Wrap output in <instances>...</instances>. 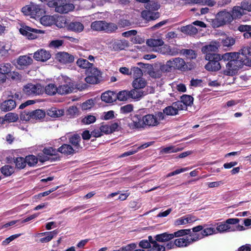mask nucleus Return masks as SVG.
<instances>
[{
	"label": "nucleus",
	"instance_id": "1",
	"mask_svg": "<svg viewBox=\"0 0 251 251\" xmlns=\"http://www.w3.org/2000/svg\"><path fill=\"white\" fill-rule=\"evenodd\" d=\"M165 119V115L162 112H157L155 114H148L143 116L136 114L133 117L132 121L128 124L130 129L145 128L157 126L161 121Z\"/></svg>",
	"mask_w": 251,
	"mask_h": 251
},
{
	"label": "nucleus",
	"instance_id": "2",
	"mask_svg": "<svg viewBox=\"0 0 251 251\" xmlns=\"http://www.w3.org/2000/svg\"><path fill=\"white\" fill-rule=\"evenodd\" d=\"M224 61H228L226 63V69L224 74L226 75H232L234 71L238 70L244 65L247 66L246 59L241 52H227L223 54Z\"/></svg>",
	"mask_w": 251,
	"mask_h": 251
},
{
	"label": "nucleus",
	"instance_id": "3",
	"mask_svg": "<svg viewBox=\"0 0 251 251\" xmlns=\"http://www.w3.org/2000/svg\"><path fill=\"white\" fill-rule=\"evenodd\" d=\"M233 21V18L230 12L226 10L219 12L216 15L215 18L212 19L211 25L213 28H217L226 25L230 24Z\"/></svg>",
	"mask_w": 251,
	"mask_h": 251
},
{
	"label": "nucleus",
	"instance_id": "4",
	"mask_svg": "<svg viewBox=\"0 0 251 251\" xmlns=\"http://www.w3.org/2000/svg\"><path fill=\"white\" fill-rule=\"evenodd\" d=\"M22 12L25 15L29 16L32 18L38 19L46 14L44 6L31 3L22 8Z\"/></svg>",
	"mask_w": 251,
	"mask_h": 251
},
{
	"label": "nucleus",
	"instance_id": "5",
	"mask_svg": "<svg viewBox=\"0 0 251 251\" xmlns=\"http://www.w3.org/2000/svg\"><path fill=\"white\" fill-rule=\"evenodd\" d=\"M49 6L55 8L56 12L60 13H67L75 8L73 4L67 3L66 0H53L49 1Z\"/></svg>",
	"mask_w": 251,
	"mask_h": 251
},
{
	"label": "nucleus",
	"instance_id": "6",
	"mask_svg": "<svg viewBox=\"0 0 251 251\" xmlns=\"http://www.w3.org/2000/svg\"><path fill=\"white\" fill-rule=\"evenodd\" d=\"M239 221L240 220L238 218H229L223 222L217 223L213 226H216L215 228L217 230L216 233L232 232L235 231V228L230 226V225H236Z\"/></svg>",
	"mask_w": 251,
	"mask_h": 251
},
{
	"label": "nucleus",
	"instance_id": "7",
	"mask_svg": "<svg viewBox=\"0 0 251 251\" xmlns=\"http://www.w3.org/2000/svg\"><path fill=\"white\" fill-rule=\"evenodd\" d=\"M220 54H208L205 55V59L208 61L205 65V69L208 71L217 72L221 69Z\"/></svg>",
	"mask_w": 251,
	"mask_h": 251
},
{
	"label": "nucleus",
	"instance_id": "8",
	"mask_svg": "<svg viewBox=\"0 0 251 251\" xmlns=\"http://www.w3.org/2000/svg\"><path fill=\"white\" fill-rule=\"evenodd\" d=\"M44 88L39 84L34 85L28 83L23 88V93L26 96H36L43 93Z\"/></svg>",
	"mask_w": 251,
	"mask_h": 251
},
{
	"label": "nucleus",
	"instance_id": "9",
	"mask_svg": "<svg viewBox=\"0 0 251 251\" xmlns=\"http://www.w3.org/2000/svg\"><path fill=\"white\" fill-rule=\"evenodd\" d=\"M139 94L135 90H123L116 94V100L118 99L120 101H126L129 99H139L141 98V95Z\"/></svg>",
	"mask_w": 251,
	"mask_h": 251
},
{
	"label": "nucleus",
	"instance_id": "10",
	"mask_svg": "<svg viewBox=\"0 0 251 251\" xmlns=\"http://www.w3.org/2000/svg\"><path fill=\"white\" fill-rule=\"evenodd\" d=\"M20 32L23 35L26 36L28 39L32 40L37 38V34L43 33L44 31L25 25L20 29Z\"/></svg>",
	"mask_w": 251,
	"mask_h": 251
},
{
	"label": "nucleus",
	"instance_id": "11",
	"mask_svg": "<svg viewBox=\"0 0 251 251\" xmlns=\"http://www.w3.org/2000/svg\"><path fill=\"white\" fill-rule=\"evenodd\" d=\"M56 59L58 61L64 64H70L73 63L75 60L74 55L66 52H60L56 54Z\"/></svg>",
	"mask_w": 251,
	"mask_h": 251
},
{
	"label": "nucleus",
	"instance_id": "12",
	"mask_svg": "<svg viewBox=\"0 0 251 251\" xmlns=\"http://www.w3.org/2000/svg\"><path fill=\"white\" fill-rule=\"evenodd\" d=\"M51 57V54L49 51L43 49L37 50L34 53L33 58L38 61L45 62Z\"/></svg>",
	"mask_w": 251,
	"mask_h": 251
},
{
	"label": "nucleus",
	"instance_id": "13",
	"mask_svg": "<svg viewBox=\"0 0 251 251\" xmlns=\"http://www.w3.org/2000/svg\"><path fill=\"white\" fill-rule=\"evenodd\" d=\"M81 141L80 136L77 134H75L69 138V143L72 145L76 153L82 149V147L80 145Z\"/></svg>",
	"mask_w": 251,
	"mask_h": 251
},
{
	"label": "nucleus",
	"instance_id": "14",
	"mask_svg": "<svg viewBox=\"0 0 251 251\" xmlns=\"http://www.w3.org/2000/svg\"><path fill=\"white\" fill-rule=\"evenodd\" d=\"M132 85L134 88L133 90H135L136 92L139 93L141 97H142L143 95V93L140 89L146 87L147 85L146 81L143 78H136L133 81Z\"/></svg>",
	"mask_w": 251,
	"mask_h": 251
},
{
	"label": "nucleus",
	"instance_id": "15",
	"mask_svg": "<svg viewBox=\"0 0 251 251\" xmlns=\"http://www.w3.org/2000/svg\"><path fill=\"white\" fill-rule=\"evenodd\" d=\"M74 89V85L73 82H66L58 87V94L63 95L69 94L72 93Z\"/></svg>",
	"mask_w": 251,
	"mask_h": 251
},
{
	"label": "nucleus",
	"instance_id": "16",
	"mask_svg": "<svg viewBox=\"0 0 251 251\" xmlns=\"http://www.w3.org/2000/svg\"><path fill=\"white\" fill-rule=\"evenodd\" d=\"M218 45L216 42H211L209 44L203 46L201 48V51L205 55L208 54H217Z\"/></svg>",
	"mask_w": 251,
	"mask_h": 251
},
{
	"label": "nucleus",
	"instance_id": "17",
	"mask_svg": "<svg viewBox=\"0 0 251 251\" xmlns=\"http://www.w3.org/2000/svg\"><path fill=\"white\" fill-rule=\"evenodd\" d=\"M174 69H177L182 71L187 70V66L184 59L181 58L177 57L172 60Z\"/></svg>",
	"mask_w": 251,
	"mask_h": 251
},
{
	"label": "nucleus",
	"instance_id": "18",
	"mask_svg": "<svg viewBox=\"0 0 251 251\" xmlns=\"http://www.w3.org/2000/svg\"><path fill=\"white\" fill-rule=\"evenodd\" d=\"M16 106V102L12 99H9L3 101L0 105L2 111L7 112L14 109Z\"/></svg>",
	"mask_w": 251,
	"mask_h": 251
},
{
	"label": "nucleus",
	"instance_id": "19",
	"mask_svg": "<svg viewBox=\"0 0 251 251\" xmlns=\"http://www.w3.org/2000/svg\"><path fill=\"white\" fill-rule=\"evenodd\" d=\"M240 51L246 58L247 66H251V42L248 45L243 47Z\"/></svg>",
	"mask_w": 251,
	"mask_h": 251
},
{
	"label": "nucleus",
	"instance_id": "20",
	"mask_svg": "<svg viewBox=\"0 0 251 251\" xmlns=\"http://www.w3.org/2000/svg\"><path fill=\"white\" fill-rule=\"evenodd\" d=\"M68 30L76 33H79L84 29L83 25L79 22H72L68 24L67 26Z\"/></svg>",
	"mask_w": 251,
	"mask_h": 251
},
{
	"label": "nucleus",
	"instance_id": "21",
	"mask_svg": "<svg viewBox=\"0 0 251 251\" xmlns=\"http://www.w3.org/2000/svg\"><path fill=\"white\" fill-rule=\"evenodd\" d=\"M47 114L52 118H59L64 114V110L63 109H59L56 107H52L47 110Z\"/></svg>",
	"mask_w": 251,
	"mask_h": 251
},
{
	"label": "nucleus",
	"instance_id": "22",
	"mask_svg": "<svg viewBox=\"0 0 251 251\" xmlns=\"http://www.w3.org/2000/svg\"><path fill=\"white\" fill-rule=\"evenodd\" d=\"M115 96V93L111 91H107L102 94L101 99L102 101L106 103H112L116 100Z\"/></svg>",
	"mask_w": 251,
	"mask_h": 251
},
{
	"label": "nucleus",
	"instance_id": "23",
	"mask_svg": "<svg viewBox=\"0 0 251 251\" xmlns=\"http://www.w3.org/2000/svg\"><path fill=\"white\" fill-rule=\"evenodd\" d=\"M58 152L66 155H71L76 152L75 151L73 147L69 144H63L57 149Z\"/></svg>",
	"mask_w": 251,
	"mask_h": 251
},
{
	"label": "nucleus",
	"instance_id": "24",
	"mask_svg": "<svg viewBox=\"0 0 251 251\" xmlns=\"http://www.w3.org/2000/svg\"><path fill=\"white\" fill-rule=\"evenodd\" d=\"M142 17L147 21L155 20L159 17V12H153L151 10H144L141 13Z\"/></svg>",
	"mask_w": 251,
	"mask_h": 251
},
{
	"label": "nucleus",
	"instance_id": "25",
	"mask_svg": "<svg viewBox=\"0 0 251 251\" xmlns=\"http://www.w3.org/2000/svg\"><path fill=\"white\" fill-rule=\"evenodd\" d=\"M103 32L108 34L113 33L116 32L118 28L117 25L112 22H107L104 21Z\"/></svg>",
	"mask_w": 251,
	"mask_h": 251
},
{
	"label": "nucleus",
	"instance_id": "26",
	"mask_svg": "<svg viewBox=\"0 0 251 251\" xmlns=\"http://www.w3.org/2000/svg\"><path fill=\"white\" fill-rule=\"evenodd\" d=\"M38 19H40L41 24L45 26H50L55 23V19L53 16L44 14Z\"/></svg>",
	"mask_w": 251,
	"mask_h": 251
},
{
	"label": "nucleus",
	"instance_id": "27",
	"mask_svg": "<svg viewBox=\"0 0 251 251\" xmlns=\"http://www.w3.org/2000/svg\"><path fill=\"white\" fill-rule=\"evenodd\" d=\"M154 238L159 242H168L174 238L173 233L164 232L161 234H157Z\"/></svg>",
	"mask_w": 251,
	"mask_h": 251
},
{
	"label": "nucleus",
	"instance_id": "28",
	"mask_svg": "<svg viewBox=\"0 0 251 251\" xmlns=\"http://www.w3.org/2000/svg\"><path fill=\"white\" fill-rule=\"evenodd\" d=\"M233 18V20L240 19L245 14L244 9L242 6H235L232 8L231 12H230Z\"/></svg>",
	"mask_w": 251,
	"mask_h": 251
},
{
	"label": "nucleus",
	"instance_id": "29",
	"mask_svg": "<svg viewBox=\"0 0 251 251\" xmlns=\"http://www.w3.org/2000/svg\"><path fill=\"white\" fill-rule=\"evenodd\" d=\"M32 59L26 55L20 56L18 60L17 63L21 67H24L30 65L32 63Z\"/></svg>",
	"mask_w": 251,
	"mask_h": 251
},
{
	"label": "nucleus",
	"instance_id": "30",
	"mask_svg": "<svg viewBox=\"0 0 251 251\" xmlns=\"http://www.w3.org/2000/svg\"><path fill=\"white\" fill-rule=\"evenodd\" d=\"M180 30L182 32L189 35L196 34L198 30L196 27L191 25L183 26L181 27Z\"/></svg>",
	"mask_w": 251,
	"mask_h": 251
},
{
	"label": "nucleus",
	"instance_id": "31",
	"mask_svg": "<svg viewBox=\"0 0 251 251\" xmlns=\"http://www.w3.org/2000/svg\"><path fill=\"white\" fill-rule=\"evenodd\" d=\"M13 162L15 165V167L19 170L24 169L27 165L25 157H17L14 158Z\"/></svg>",
	"mask_w": 251,
	"mask_h": 251
},
{
	"label": "nucleus",
	"instance_id": "32",
	"mask_svg": "<svg viewBox=\"0 0 251 251\" xmlns=\"http://www.w3.org/2000/svg\"><path fill=\"white\" fill-rule=\"evenodd\" d=\"M46 116L45 110L42 109H36L32 110L31 118L32 120H37L43 119Z\"/></svg>",
	"mask_w": 251,
	"mask_h": 251
},
{
	"label": "nucleus",
	"instance_id": "33",
	"mask_svg": "<svg viewBox=\"0 0 251 251\" xmlns=\"http://www.w3.org/2000/svg\"><path fill=\"white\" fill-rule=\"evenodd\" d=\"M44 90H45L46 94L50 96H53L56 93L58 94V87L52 83L47 85Z\"/></svg>",
	"mask_w": 251,
	"mask_h": 251
},
{
	"label": "nucleus",
	"instance_id": "34",
	"mask_svg": "<svg viewBox=\"0 0 251 251\" xmlns=\"http://www.w3.org/2000/svg\"><path fill=\"white\" fill-rule=\"evenodd\" d=\"M15 171L14 168L9 165H5L0 168V172L4 176H11Z\"/></svg>",
	"mask_w": 251,
	"mask_h": 251
},
{
	"label": "nucleus",
	"instance_id": "35",
	"mask_svg": "<svg viewBox=\"0 0 251 251\" xmlns=\"http://www.w3.org/2000/svg\"><path fill=\"white\" fill-rule=\"evenodd\" d=\"M235 39L231 37H226L222 40L221 44L225 50H229V49L235 44Z\"/></svg>",
	"mask_w": 251,
	"mask_h": 251
},
{
	"label": "nucleus",
	"instance_id": "36",
	"mask_svg": "<svg viewBox=\"0 0 251 251\" xmlns=\"http://www.w3.org/2000/svg\"><path fill=\"white\" fill-rule=\"evenodd\" d=\"M76 65L80 68L90 69L93 66V64L89 62L87 60L83 58H79L76 61Z\"/></svg>",
	"mask_w": 251,
	"mask_h": 251
},
{
	"label": "nucleus",
	"instance_id": "37",
	"mask_svg": "<svg viewBox=\"0 0 251 251\" xmlns=\"http://www.w3.org/2000/svg\"><path fill=\"white\" fill-rule=\"evenodd\" d=\"M58 231L55 229L52 231L48 232L45 235V237L39 239V242L42 243H47L50 241L54 236L58 234Z\"/></svg>",
	"mask_w": 251,
	"mask_h": 251
},
{
	"label": "nucleus",
	"instance_id": "38",
	"mask_svg": "<svg viewBox=\"0 0 251 251\" xmlns=\"http://www.w3.org/2000/svg\"><path fill=\"white\" fill-rule=\"evenodd\" d=\"M180 54L190 59H195L197 56L196 52L191 49H182L181 50Z\"/></svg>",
	"mask_w": 251,
	"mask_h": 251
},
{
	"label": "nucleus",
	"instance_id": "39",
	"mask_svg": "<svg viewBox=\"0 0 251 251\" xmlns=\"http://www.w3.org/2000/svg\"><path fill=\"white\" fill-rule=\"evenodd\" d=\"M104 21H96L91 24V28L97 31H103Z\"/></svg>",
	"mask_w": 251,
	"mask_h": 251
},
{
	"label": "nucleus",
	"instance_id": "40",
	"mask_svg": "<svg viewBox=\"0 0 251 251\" xmlns=\"http://www.w3.org/2000/svg\"><path fill=\"white\" fill-rule=\"evenodd\" d=\"M146 43L151 47H158L162 46L164 42L161 39H149L147 40Z\"/></svg>",
	"mask_w": 251,
	"mask_h": 251
},
{
	"label": "nucleus",
	"instance_id": "41",
	"mask_svg": "<svg viewBox=\"0 0 251 251\" xmlns=\"http://www.w3.org/2000/svg\"><path fill=\"white\" fill-rule=\"evenodd\" d=\"M25 158L26 164L29 167H34L38 163V158L34 155H27Z\"/></svg>",
	"mask_w": 251,
	"mask_h": 251
},
{
	"label": "nucleus",
	"instance_id": "42",
	"mask_svg": "<svg viewBox=\"0 0 251 251\" xmlns=\"http://www.w3.org/2000/svg\"><path fill=\"white\" fill-rule=\"evenodd\" d=\"M162 113L164 115L166 114L168 116H175L178 114L177 110L173 104L171 106H168L166 107L163 110Z\"/></svg>",
	"mask_w": 251,
	"mask_h": 251
},
{
	"label": "nucleus",
	"instance_id": "43",
	"mask_svg": "<svg viewBox=\"0 0 251 251\" xmlns=\"http://www.w3.org/2000/svg\"><path fill=\"white\" fill-rule=\"evenodd\" d=\"M12 66L10 63H2L0 64V72L8 76L10 74Z\"/></svg>",
	"mask_w": 251,
	"mask_h": 251
},
{
	"label": "nucleus",
	"instance_id": "44",
	"mask_svg": "<svg viewBox=\"0 0 251 251\" xmlns=\"http://www.w3.org/2000/svg\"><path fill=\"white\" fill-rule=\"evenodd\" d=\"M32 110L25 109L21 112L20 115L21 120L24 121H32L31 118Z\"/></svg>",
	"mask_w": 251,
	"mask_h": 251
},
{
	"label": "nucleus",
	"instance_id": "45",
	"mask_svg": "<svg viewBox=\"0 0 251 251\" xmlns=\"http://www.w3.org/2000/svg\"><path fill=\"white\" fill-rule=\"evenodd\" d=\"M217 230L214 227H208L207 226L203 228L201 232L202 237L208 236L216 233Z\"/></svg>",
	"mask_w": 251,
	"mask_h": 251
},
{
	"label": "nucleus",
	"instance_id": "46",
	"mask_svg": "<svg viewBox=\"0 0 251 251\" xmlns=\"http://www.w3.org/2000/svg\"><path fill=\"white\" fill-rule=\"evenodd\" d=\"M96 119V117L94 115H87L82 118L81 122L84 125H90L95 123Z\"/></svg>",
	"mask_w": 251,
	"mask_h": 251
},
{
	"label": "nucleus",
	"instance_id": "47",
	"mask_svg": "<svg viewBox=\"0 0 251 251\" xmlns=\"http://www.w3.org/2000/svg\"><path fill=\"white\" fill-rule=\"evenodd\" d=\"M176 247H185L190 245L189 239L186 238H178L175 240Z\"/></svg>",
	"mask_w": 251,
	"mask_h": 251
},
{
	"label": "nucleus",
	"instance_id": "48",
	"mask_svg": "<svg viewBox=\"0 0 251 251\" xmlns=\"http://www.w3.org/2000/svg\"><path fill=\"white\" fill-rule=\"evenodd\" d=\"M126 46L125 43L122 40L115 41L112 44V49L115 51L124 50Z\"/></svg>",
	"mask_w": 251,
	"mask_h": 251
},
{
	"label": "nucleus",
	"instance_id": "49",
	"mask_svg": "<svg viewBox=\"0 0 251 251\" xmlns=\"http://www.w3.org/2000/svg\"><path fill=\"white\" fill-rule=\"evenodd\" d=\"M173 237H179L181 236H183L184 235H189V236H192V232L191 229H183L179 230L173 233Z\"/></svg>",
	"mask_w": 251,
	"mask_h": 251
},
{
	"label": "nucleus",
	"instance_id": "50",
	"mask_svg": "<svg viewBox=\"0 0 251 251\" xmlns=\"http://www.w3.org/2000/svg\"><path fill=\"white\" fill-rule=\"evenodd\" d=\"M160 4L154 1H149L147 2L146 5V8L148 10L155 11L157 10L160 8Z\"/></svg>",
	"mask_w": 251,
	"mask_h": 251
},
{
	"label": "nucleus",
	"instance_id": "51",
	"mask_svg": "<svg viewBox=\"0 0 251 251\" xmlns=\"http://www.w3.org/2000/svg\"><path fill=\"white\" fill-rule=\"evenodd\" d=\"M180 100L187 107L188 106L192 105L193 103L194 98L190 95H183L180 97Z\"/></svg>",
	"mask_w": 251,
	"mask_h": 251
},
{
	"label": "nucleus",
	"instance_id": "52",
	"mask_svg": "<svg viewBox=\"0 0 251 251\" xmlns=\"http://www.w3.org/2000/svg\"><path fill=\"white\" fill-rule=\"evenodd\" d=\"M173 63L172 60H169L167 61L166 64H163L160 66V70L163 73L170 72L173 69Z\"/></svg>",
	"mask_w": 251,
	"mask_h": 251
},
{
	"label": "nucleus",
	"instance_id": "53",
	"mask_svg": "<svg viewBox=\"0 0 251 251\" xmlns=\"http://www.w3.org/2000/svg\"><path fill=\"white\" fill-rule=\"evenodd\" d=\"M132 75L133 77L135 79L136 78H141V77L143 75V72L141 69L137 67H133L130 70V75Z\"/></svg>",
	"mask_w": 251,
	"mask_h": 251
},
{
	"label": "nucleus",
	"instance_id": "54",
	"mask_svg": "<svg viewBox=\"0 0 251 251\" xmlns=\"http://www.w3.org/2000/svg\"><path fill=\"white\" fill-rule=\"evenodd\" d=\"M44 154L50 156H53L57 154L58 151L52 147H45L43 150Z\"/></svg>",
	"mask_w": 251,
	"mask_h": 251
},
{
	"label": "nucleus",
	"instance_id": "55",
	"mask_svg": "<svg viewBox=\"0 0 251 251\" xmlns=\"http://www.w3.org/2000/svg\"><path fill=\"white\" fill-rule=\"evenodd\" d=\"M148 251H165V247L159 245L157 242L151 245L150 249H148Z\"/></svg>",
	"mask_w": 251,
	"mask_h": 251
},
{
	"label": "nucleus",
	"instance_id": "56",
	"mask_svg": "<svg viewBox=\"0 0 251 251\" xmlns=\"http://www.w3.org/2000/svg\"><path fill=\"white\" fill-rule=\"evenodd\" d=\"M78 112V109L75 106L70 107L66 111V115L69 118H74Z\"/></svg>",
	"mask_w": 251,
	"mask_h": 251
},
{
	"label": "nucleus",
	"instance_id": "57",
	"mask_svg": "<svg viewBox=\"0 0 251 251\" xmlns=\"http://www.w3.org/2000/svg\"><path fill=\"white\" fill-rule=\"evenodd\" d=\"M85 81L90 84H96L100 82V79L92 75H88L85 78Z\"/></svg>",
	"mask_w": 251,
	"mask_h": 251
},
{
	"label": "nucleus",
	"instance_id": "58",
	"mask_svg": "<svg viewBox=\"0 0 251 251\" xmlns=\"http://www.w3.org/2000/svg\"><path fill=\"white\" fill-rule=\"evenodd\" d=\"M18 118V115L13 113H8L5 115V120L9 122H15Z\"/></svg>",
	"mask_w": 251,
	"mask_h": 251
},
{
	"label": "nucleus",
	"instance_id": "59",
	"mask_svg": "<svg viewBox=\"0 0 251 251\" xmlns=\"http://www.w3.org/2000/svg\"><path fill=\"white\" fill-rule=\"evenodd\" d=\"M181 50L179 49L177 47H171L169 46L167 52L170 55L175 56L179 53L180 54Z\"/></svg>",
	"mask_w": 251,
	"mask_h": 251
},
{
	"label": "nucleus",
	"instance_id": "60",
	"mask_svg": "<svg viewBox=\"0 0 251 251\" xmlns=\"http://www.w3.org/2000/svg\"><path fill=\"white\" fill-rule=\"evenodd\" d=\"M191 219L189 218L181 217L176 219L174 223L175 226L185 225L190 222Z\"/></svg>",
	"mask_w": 251,
	"mask_h": 251
},
{
	"label": "nucleus",
	"instance_id": "61",
	"mask_svg": "<svg viewBox=\"0 0 251 251\" xmlns=\"http://www.w3.org/2000/svg\"><path fill=\"white\" fill-rule=\"evenodd\" d=\"M90 75H92V76H96L100 79L101 77V73L96 68L92 67L89 69Z\"/></svg>",
	"mask_w": 251,
	"mask_h": 251
},
{
	"label": "nucleus",
	"instance_id": "62",
	"mask_svg": "<svg viewBox=\"0 0 251 251\" xmlns=\"http://www.w3.org/2000/svg\"><path fill=\"white\" fill-rule=\"evenodd\" d=\"M173 105H174L178 112V110H186L187 108L181 100L173 102Z\"/></svg>",
	"mask_w": 251,
	"mask_h": 251
},
{
	"label": "nucleus",
	"instance_id": "63",
	"mask_svg": "<svg viewBox=\"0 0 251 251\" xmlns=\"http://www.w3.org/2000/svg\"><path fill=\"white\" fill-rule=\"evenodd\" d=\"M133 105L131 104H128L120 108V112L123 114H127L131 112L133 110Z\"/></svg>",
	"mask_w": 251,
	"mask_h": 251
},
{
	"label": "nucleus",
	"instance_id": "64",
	"mask_svg": "<svg viewBox=\"0 0 251 251\" xmlns=\"http://www.w3.org/2000/svg\"><path fill=\"white\" fill-rule=\"evenodd\" d=\"M137 247L135 243H130L120 248L122 251H133Z\"/></svg>",
	"mask_w": 251,
	"mask_h": 251
}]
</instances>
